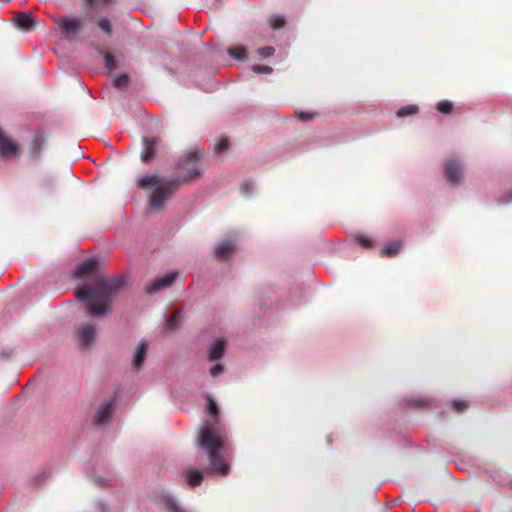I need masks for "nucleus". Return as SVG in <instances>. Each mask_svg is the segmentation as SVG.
Wrapping results in <instances>:
<instances>
[{"label": "nucleus", "instance_id": "f257e3e1", "mask_svg": "<svg viewBox=\"0 0 512 512\" xmlns=\"http://www.w3.org/2000/svg\"><path fill=\"white\" fill-rule=\"evenodd\" d=\"M203 154V149L194 148L179 157L176 167L179 169L188 168L184 176L175 174L170 177H158L155 174H147L138 180V188L151 189L155 187V191L150 198V204L153 209L162 208L181 184L195 180L201 176L203 170L198 167V162L201 160Z\"/></svg>", "mask_w": 512, "mask_h": 512}, {"label": "nucleus", "instance_id": "f03ea898", "mask_svg": "<svg viewBox=\"0 0 512 512\" xmlns=\"http://www.w3.org/2000/svg\"><path fill=\"white\" fill-rule=\"evenodd\" d=\"M123 276H96L87 284L76 290V298L85 304L86 313L99 317L110 313L112 301L124 289Z\"/></svg>", "mask_w": 512, "mask_h": 512}, {"label": "nucleus", "instance_id": "7ed1b4c3", "mask_svg": "<svg viewBox=\"0 0 512 512\" xmlns=\"http://www.w3.org/2000/svg\"><path fill=\"white\" fill-rule=\"evenodd\" d=\"M200 446L206 450L211 471L225 476L229 473V465L224 456L227 453L226 438L216 428L205 423L201 428Z\"/></svg>", "mask_w": 512, "mask_h": 512}, {"label": "nucleus", "instance_id": "20e7f679", "mask_svg": "<svg viewBox=\"0 0 512 512\" xmlns=\"http://www.w3.org/2000/svg\"><path fill=\"white\" fill-rule=\"evenodd\" d=\"M463 165L454 157L449 158L445 163V176L447 181L452 185H458L463 176Z\"/></svg>", "mask_w": 512, "mask_h": 512}, {"label": "nucleus", "instance_id": "39448f33", "mask_svg": "<svg viewBox=\"0 0 512 512\" xmlns=\"http://www.w3.org/2000/svg\"><path fill=\"white\" fill-rule=\"evenodd\" d=\"M77 335L82 348H89L95 339L96 328L90 323L81 324L77 328Z\"/></svg>", "mask_w": 512, "mask_h": 512}, {"label": "nucleus", "instance_id": "423d86ee", "mask_svg": "<svg viewBox=\"0 0 512 512\" xmlns=\"http://www.w3.org/2000/svg\"><path fill=\"white\" fill-rule=\"evenodd\" d=\"M115 399H106L97 409L94 416V424L102 425L106 423L113 414Z\"/></svg>", "mask_w": 512, "mask_h": 512}, {"label": "nucleus", "instance_id": "0eeeda50", "mask_svg": "<svg viewBox=\"0 0 512 512\" xmlns=\"http://www.w3.org/2000/svg\"><path fill=\"white\" fill-rule=\"evenodd\" d=\"M178 275L177 271H171L164 276L156 278L147 288L148 294H154L164 288L169 287L176 279Z\"/></svg>", "mask_w": 512, "mask_h": 512}, {"label": "nucleus", "instance_id": "6e6552de", "mask_svg": "<svg viewBox=\"0 0 512 512\" xmlns=\"http://www.w3.org/2000/svg\"><path fill=\"white\" fill-rule=\"evenodd\" d=\"M236 239L228 238L219 242L214 249V254L217 259L224 260L229 258L235 251Z\"/></svg>", "mask_w": 512, "mask_h": 512}, {"label": "nucleus", "instance_id": "1a4fd4ad", "mask_svg": "<svg viewBox=\"0 0 512 512\" xmlns=\"http://www.w3.org/2000/svg\"><path fill=\"white\" fill-rule=\"evenodd\" d=\"M59 28L66 33L75 34L81 28V21L77 18L63 17L56 20Z\"/></svg>", "mask_w": 512, "mask_h": 512}, {"label": "nucleus", "instance_id": "9d476101", "mask_svg": "<svg viewBox=\"0 0 512 512\" xmlns=\"http://www.w3.org/2000/svg\"><path fill=\"white\" fill-rule=\"evenodd\" d=\"M226 341L223 338L216 339L208 349L209 361H217L221 359L225 353Z\"/></svg>", "mask_w": 512, "mask_h": 512}, {"label": "nucleus", "instance_id": "9b49d317", "mask_svg": "<svg viewBox=\"0 0 512 512\" xmlns=\"http://www.w3.org/2000/svg\"><path fill=\"white\" fill-rule=\"evenodd\" d=\"M147 350H148L147 342L141 341L138 344V346L135 350V353L133 355L132 364L136 370H139L142 367V365L145 361V358H146Z\"/></svg>", "mask_w": 512, "mask_h": 512}, {"label": "nucleus", "instance_id": "f8f14e48", "mask_svg": "<svg viewBox=\"0 0 512 512\" xmlns=\"http://www.w3.org/2000/svg\"><path fill=\"white\" fill-rule=\"evenodd\" d=\"M15 23L19 28L24 31H30L33 28L34 20L32 13L30 12H21L16 15Z\"/></svg>", "mask_w": 512, "mask_h": 512}, {"label": "nucleus", "instance_id": "ddd939ff", "mask_svg": "<svg viewBox=\"0 0 512 512\" xmlns=\"http://www.w3.org/2000/svg\"><path fill=\"white\" fill-rule=\"evenodd\" d=\"M156 140L152 138L143 139V151L141 154V160L144 163H148L155 155Z\"/></svg>", "mask_w": 512, "mask_h": 512}, {"label": "nucleus", "instance_id": "4468645a", "mask_svg": "<svg viewBox=\"0 0 512 512\" xmlns=\"http://www.w3.org/2000/svg\"><path fill=\"white\" fill-rule=\"evenodd\" d=\"M98 262L94 258H89L80 264L77 265L75 269V275L77 277H82L92 271H94L97 268Z\"/></svg>", "mask_w": 512, "mask_h": 512}, {"label": "nucleus", "instance_id": "2eb2a0df", "mask_svg": "<svg viewBox=\"0 0 512 512\" xmlns=\"http://www.w3.org/2000/svg\"><path fill=\"white\" fill-rule=\"evenodd\" d=\"M161 501L166 506L168 512H188L179 506L175 497L169 493H163L161 496Z\"/></svg>", "mask_w": 512, "mask_h": 512}, {"label": "nucleus", "instance_id": "dca6fc26", "mask_svg": "<svg viewBox=\"0 0 512 512\" xmlns=\"http://www.w3.org/2000/svg\"><path fill=\"white\" fill-rule=\"evenodd\" d=\"M45 139L41 133H36L31 143V154L38 156L43 149Z\"/></svg>", "mask_w": 512, "mask_h": 512}, {"label": "nucleus", "instance_id": "f3484780", "mask_svg": "<svg viewBox=\"0 0 512 512\" xmlns=\"http://www.w3.org/2000/svg\"><path fill=\"white\" fill-rule=\"evenodd\" d=\"M183 320V312L181 310L176 311L169 319L166 320L165 329L174 330L178 328Z\"/></svg>", "mask_w": 512, "mask_h": 512}, {"label": "nucleus", "instance_id": "a211bd4d", "mask_svg": "<svg viewBox=\"0 0 512 512\" xmlns=\"http://www.w3.org/2000/svg\"><path fill=\"white\" fill-rule=\"evenodd\" d=\"M188 484L192 487L200 485L203 480V473L198 469H193L187 473Z\"/></svg>", "mask_w": 512, "mask_h": 512}, {"label": "nucleus", "instance_id": "6ab92c4d", "mask_svg": "<svg viewBox=\"0 0 512 512\" xmlns=\"http://www.w3.org/2000/svg\"><path fill=\"white\" fill-rule=\"evenodd\" d=\"M228 54L236 59L243 61L247 58L246 49L243 46L231 47L228 49Z\"/></svg>", "mask_w": 512, "mask_h": 512}, {"label": "nucleus", "instance_id": "aec40b11", "mask_svg": "<svg viewBox=\"0 0 512 512\" xmlns=\"http://www.w3.org/2000/svg\"><path fill=\"white\" fill-rule=\"evenodd\" d=\"M207 412L214 421L218 420L219 409L211 397H207Z\"/></svg>", "mask_w": 512, "mask_h": 512}, {"label": "nucleus", "instance_id": "412c9836", "mask_svg": "<svg viewBox=\"0 0 512 512\" xmlns=\"http://www.w3.org/2000/svg\"><path fill=\"white\" fill-rule=\"evenodd\" d=\"M400 250V244L397 242H393L390 244H387L381 251V254L387 257H393L395 256L398 251Z\"/></svg>", "mask_w": 512, "mask_h": 512}, {"label": "nucleus", "instance_id": "4be33fe9", "mask_svg": "<svg viewBox=\"0 0 512 512\" xmlns=\"http://www.w3.org/2000/svg\"><path fill=\"white\" fill-rule=\"evenodd\" d=\"M418 110H419V108L417 105H407V106L400 108L396 114L398 117L401 118V117H406L409 115L416 114L418 112Z\"/></svg>", "mask_w": 512, "mask_h": 512}, {"label": "nucleus", "instance_id": "5701e85b", "mask_svg": "<svg viewBox=\"0 0 512 512\" xmlns=\"http://www.w3.org/2000/svg\"><path fill=\"white\" fill-rule=\"evenodd\" d=\"M286 21L282 15H272L269 18V24L273 29H280L285 25Z\"/></svg>", "mask_w": 512, "mask_h": 512}, {"label": "nucleus", "instance_id": "b1692460", "mask_svg": "<svg viewBox=\"0 0 512 512\" xmlns=\"http://www.w3.org/2000/svg\"><path fill=\"white\" fill-rule=\"evenodd\" d=\"M99 28L105 32L107 35H111L112 33V25L108 18L102 17L98 21Z\"/></svg>", "mask_w": 512, "mask_h": 512}, {"label": "nucleus", "instance_id": "393cba45", "mask_svg": "<svg viewBox=\"0 0 512 512\" xmlns=\"http://www.w3.org/2000/svg\"><path fill=\"white\" fill-rule=\"evenodd\" d=\"M437 110L441 113L448 114L453 109V104L448 100H442L437 103Z\"/></svg>", "mask_w": 512, "mask_h": 512}, {"label": "nucleus", "instance_id": "a878e982", "mask_svg": "<svg viewBox=\"0 0 512 512\" xmlns=\"http://www.w3.org/2000/svg\"><path fill=\"white\" fill-rule=\"evenodd\" d=\"M113 84L117 88H125L129 84V77L126 74L119 75L114 78Z\"/></svg>", "mask_w": 512, "mask_h": 512}, {"label": "nucleus", "instance_id": "bb28decb", "mask_svg": "<svg viewBox=\"0 0 512 512\" xmlns=\"http://www.w3.org/2000/svg\"><path fill=\"white\" fill-rule=\"evenodd\" d=\"M101 53L104 56L106 68L108 70H110V71L115 69L116 68V61H115L114 57L110 53H107V52L101 51Z\"/></svg>", "mask_w": 512, "mask_h": 512}, {"label": "nucleus", "instance_id": "cd10ccee", "mask_svg": "<svg viewBox=\"0 0 512 512\" xmlns=\"http://www.w3.org/2000/svg\"><path fill=\"white\" fill-rule=\"evenodd\" d=\"M84 2L86 6L97 8L100 6L110 5L113 2V0H84Z\"/></svg>", "mask_w": 512, "mask_h": 512}, {"label": "nucleus", "instance_id": "c85d7f7f", "mask_svg": "<svg viewBox=\"0 0 512 512\" xmlns=\"http://www.w3.org/2000/svg\"><path fill=\"white\" fill-rule=\"evenodd\" d=\"M356 242L364 248H371L373 246V240L364 235H358L356 237Z\"/></svg>", "mask_w": 512, "mask_h": 512}, {"label": "nucleus", "instance_id": "c756f323", "mask_svg": "<svg viewBox=\"0 0 512 512\" xmlns=\"http://www.w3.org/2000/svg\"><path fill=\"white\" fill-rule=\"evenodd\" d=\"M254 190V183L251 181H245L240 186V192L243 195H249Z\"/></svg>", "mask_w": 512, "mask_h": 512}, {"label": "nucleus", "instance_id": "7c9ffc66", "mask_svg": "<svg viewBox=\"0 0 512 512\" xmlns=\"http://www.w3.org/2000/svg\"><path fill=\"white\" fill-rule=\"evenodd\" d=\"M252 70L255 73H265V74L272 73V68L270 66L260 65V64L253 65Z\"/></svg>", "mask_w": 512, "mask_h": 512}, {"label": "nucleus", "instance_id": "2f4dec72", "mask_svg": "<svg viewBox=\"0 0 512 512\" xmlns=\"http://www.w3.org/2000/svg\"><path fill=\"white\" fill-rule=\"evenodd\" d=\"M257 53L260 57L262 58H267L271 55H273L274 53V48L273 47H270V46H267V47H262V48H259L257 50Z\"/></svg>", "mask_w": 512, "mask_h": 512}, {"label": "nucleus", "instance_id": "473e14b6", "mask_svg": "<svg viewBox=\"0 0 512 512\" xmlns=\"http://www.w3.org/2000/svg\"><path fill=\"white\" fill-rule=\"evenodd\" d=\"M229 143L227 139H221L219 143L215 146V152L217 154H221L222 152L228 149Z\"/></svg>", "mask_w": 512, "mask_h": 512}, {"label": "nucleus", "instance_id": "72a5a7b5", "mask_svg": "<svg viewBox=\"0 0 512 512\" xmlns=\"http://www.w3.org/2000/svg\"><path fill=\"white\" fill-rule=\"evenodd\" d=\"M452 405L453 408L458 412H462L468 407V403L463 400H455L453 401Z\"/></svg>", "mask_w": 512, "mask_h": 512}, {"label": "nucleus", "instance_id": "f704fd0d", "mask_svg": "<svg viewBox=\"0 0 512 512\" xmlns=\"http://www.w3.org/2000/svg\"><path fill=\"white\" fill-rule=\"evenodd\" d=\"M224 371V367L223 365L221 364H215L214 366L211 367L210 369V375L212 377H217L218 375H220L222 372Z\"/></svg>", "mask_w": 512, "mask_h": 512}, {"label": "nucleus", "instance_id": "c9c22d12", "mask_svg": "<svg viewBox=\"0 0 512 512\" xmlns=\"http://www.w3.org/2000/svg\"><path fill=\"white\" fill-rule=\"evenodd\" d=\"M297 116L302 121H308V120L312 119V117H313V115L308 112H299V113H297Z\"/></svg>", "mask_w": 512, "mask_h": 512}, {"label": "nucleus", "instance_id": "e433bc0d", "mask_svg": "<svg viewBox=\"0 0 512 512\" xmlns=\"http://www.w3.org/2000/svg\"><path fill=\"white\" fill-rule=\"evenodd\" d=\"M97 506H98V509L101 512H107L108 511V505L105 502H103V501H99Z\"/></svg>", "mask_w": 512, "mask_h": 512}, {"label": "nucleus", "instance_id": "4c0bfd02", "mask_svg": "<svg viewBox=\"0 0 512 512\" xmlns=\"http://www.w3.org/2000/svg\"><path fill=\"white\" fill-rule=\"evenodd\" d=\"M511 201H512V192L508 193L507 195H505L501 202L502 203H509Z\"/></svg>", "mask_w": 512, "mask_h": 512}, {"label": "nucleus", "instance_id": "58836bf2", "mask_svg": "<svg viewBox=\"0 0 512 512\" xmlns=\"http://www.w3.org/2000/svg\"><path fill=\"white\" fill-rule=\"evenodd\" d=\"M107 482H108V480L103 479V478H96L95 479V483L100 485V486H104Z\"/></svg>", "mask_w": 512, "mask_h": 512}]
</instances>
